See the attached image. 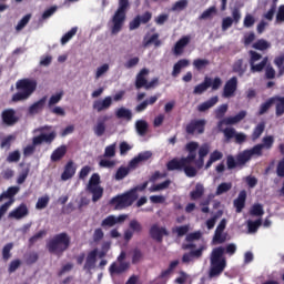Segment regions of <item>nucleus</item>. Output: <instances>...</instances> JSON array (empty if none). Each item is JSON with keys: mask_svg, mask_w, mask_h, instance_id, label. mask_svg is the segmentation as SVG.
Returning <instances> with one entry per match:
<instances>
[{"mask_svg": "<svg viewBox=\"0 0 284 284\" xmlns=\"http://www.w3.org/2000/svg\"><path fill=\"white\" fill-rule=\"evenodd\" d=\"M267 62H268V58H264V59H262V62H260L257 64H255V63L251 64V71L253 73L262 72L265 69V67L267 65Z\"/></svg>", "mask_w": 284, "mask_h": 284, "instance_id": "obj_39", "label": "nucleus"}, {"mask_svg": "<svg viewBox=\"0 0 284 284\" xmlns=\"http://www.w3.org/2000/svg\"><path fill=\"white\" fill-rule=\"evenodd\" d=\"M251 59H250V65H253L254 63H256L257 61H260L263 57L262 54L257 53L256 51L251 50L248 52Z\"/></svg>", "mask_w": 284, "mask_h": 284, "instance_id": "obj_58", "label": "nucleus"}, {"mask_svg": "<svg viewBox=\"0 0 284 284\" xmlns=\"http://www.w3.org/2000/svg\"><path fill=\"white\" fill-rule=\"evenodd\" d=\"M205 125H206V120L193 119L190 121V123H187L185 128V132L189 135L203 134L205 132Z\"/></svg>", "mask_w": 284, "mask_h": 284, "instance_id": "obj_11", "label": "nucleus"}, {"mask_svg": "<svg viewBox=\"0 0 284 284\" xmlns=\"http://www.w3.org/2000/svg\"><path fill=\"white\" fill-rule=\"evenodd\" d=\"M271 48V43L264 39L257 40L255 43H253V49L265 51Z\"/></svg>", "mask_w": 284, "mask_h": 284, "instance_id": "obj_37", "label": "nucleus"}, {"mask_svg": "<svg viewBox=\"0 0 284 284\" xmlns=\"http://www.w3.org/2000/svg\"><path fill=\"white\" fill-rule=\"evenodd\" d=\"M38 82L34 79H21L16 83L17 93L12 95L11 102L17 103L28 100L37 90Z\"/></svg>", "mask_w": 284, "mask_h": 284, "instance_id": "obj_2", "label": "nucleus"}, {"mask_svg": "<svg viewBox=\"0 0 284 284\" xmlns=\"http://www.w3.org/2000/svg\"><path fill=\"white\" fill-rule=\"evenodd\" d=\"M129 172H130V170L128 168L121 166L116 171L115 179L118 181L123 180L129 174Z\"/></svg>", "mask_w": 284, "mask_h": 284, "instance_id": "obj_54", "label": "nucleus"}, {"mask_svg": "<svg viewBox=\"0 0 284 284\" xmlns=\"http://www.w3.org/2000/svg\"><path fill=\"white\" fill-rule=\"evenodd\" d=\"M274 103H275V116L277 118L282 116L284 114V97H278V95H275L266 100V102L262 103V105H260V111L257 112V114L260 115L265 114Z\"/></svg>", "mask_w": 284, "mask_h": 284, "instance_id": "obj_8", "label": "nucleus"}, {"mask_svg": "<svg viewBox=\"0 0 284 284\" xmlns=\"http://www.w3.org/2000/svg\"><path fill=\"white\" fill-rule=\"evenodd\" d=\"M149 73H150V71L146 68L142 69L138 73L136 79H135V88L138 90L143 89V88L146 90V85H148L146 77L149 75Z\"/></svg>", "mask_w": 284, "mask_h": 284, "instance_id": "obj_17", "label": "nucleus"}, {"mask_svg": "<svg viewBox=\"0 0 284 284\" xmlns=\"http://www.w3.org/2000/svg\"><path fill=\"white\" fill-rule=\"evenodd\" d=\"M170 233L168 232L166 227H160L158 224H153L150 229V235L153 240L162 243L163 237L168 236Z\"/></svg>", "mask_w": 284, "mask_h": 284, "instance_id": "obj_15", "label": "nucleus"}, {"mask_svg": "<svg viewBox=\"0 0 284 284\" xmlns=\"http://www.w3.org/2000/svg\"><path fill=\"white\" fill-rule=\"evenodd\" d=\"M50 197L48 195L39 197L36 207L39 210L45 209L49 204Z\"/></svg>", "mask_w": 284, "mask_h": 284, "instance_id": "obj_52", "label": "nucleus"}, {"mask_svg": "<svg viewBox=\"0 0 284 284\" xmlns=\"http://www.w3.org/2000/svg\"><path fill=\"white\" fill-rule=\"evenodd\" d=\"M213 241L216 244H222L226 241V235L223 234L222 232H215Z\"/></svg>", "mask_w": 284, "mask_h": 284, "instance_id": "obj_60", "label": "nucleus"}, {"mask_svg": "<svg viewBox=\"0 0 284 284\" xmlns=\"http://www.w3.org/2000/svg\"><path fill=\"white\" fill-rule=\"evenodd\" d=\"M216 12V8L215 7H211L207 10H205L202 16L200 17V20H206L212 18V16Z\"/></svg>", "mask_w": 284, "mask_h": 284, "instance_id": "obj_57", "label": "nucleus"}, {"mask_svg": "<svg viewBox=\"0 0 284 284\" xmlns=\"http://www.w3.org/2000/svg\"><path fill=\"white\" fill-rule=\"evenodd\" d=\"M91 171H92L91 166L89 165L83 166L79 173V179L85 180V178L90 174Z\"/></svg>", "mask_w": 284, "mask_h": 284, "instance_id": "obj_63", "label": "nucleus"}, {"mask_svg": "<svg viewBox=\"0 0 284 284\" xmlns=\"http://www.w3.org/2000/svg\"><path fill=\"white\" fill-rule=\"evenodd\" d=\"M182 171H184L189 178H194L197 174V170L191 165H185Z\"/></svg>", "mask_w": 284, "mask_h": 284, "instance_id": "obj_56", "label": "nucleus"}, {"mask_svg": "<svg viewBox=\"0 0 284 284\" xmlns=\"http://www.w3.org/2000/svg\"><path fill=\"white\" fill-rule=\"evenodd\" d=\"M152 156V153L150 151L140 153L136 158H134L131 162H130V168H136V165L142 162V161H148L150 158Z\"/></svg>", "mask_w": 284, "mask_h": 284, "instance_id": "obj_27", "label": "nucleus"}, {"mask_svg": "<svg viewBox=\"0 0 284 284\" xmlns=\"http://www.w3.org/2000/svg\"><path fill=\"white\" fill-rule=\"evenodd\" d=\"M239 88V79L236 77L231 78L224 85L223 97L232 98L235 95V92Z\"/></svg>", "mask_w": 284, "mask_h": 284, "instance_id": "obj_13", "label": "nucleus"}, {"mask_svg": "<svg viewBox=\"0 0 284 284\" xmlns=\"http://www.w3.org/2000/svg\"><path fill=\"white\" fill-rule=\"evenodd\" d=\"M233 72L237 73L240 77H243L246 72V65L244 67L243 59L237 60L233 64Z\"/></svg>", "mask_w": 284, "mask_h": 284, "instance_id": "obj_34", "label": "nucleus"}, {"mask_svg": "<svg viewBox=\"0 0 284 284\" xmlns=\"http://www.w3.org/2000/svg\"><path fill=\"white\" fill-rule=\"evenodd\" d=\"M67 153V146L65 145H61L58 149H55L53 151V153L51 154V161L52 162H58L60 161Z\"/></svg>", "mask_w": 284, "mask_h": 284, "instance_id": "obj_30", "label": "nucleus"}, {"mask_svg": "<svg viewBox=\"0 0 284 284\" xmlns=\"http://www.w3.org/2000/svg\"><path fill=\"white\" fill-rule=\"evenodd\" d=\"M131 4H130V0H119V7L118 10L115 11L114 16L112 17V33L116 34L119 33L123 26L124 22L126 20V14L128 11L130 10Z\"/></svg>", "mask_w": 284, "mask_h": 284, "instance_id": "obj_6", "label": "nucleus"}, {"mask_svg": "<svg viewBox=\"0 0 284 284\" xmlns=\"http://www.w3.org/2000/svg\"><path fill=\"white\" fill-rule=\"evenodd\" d=\"M217 102H219V97H213V98H211L210 100H207L206 102L201 103V104L197 106V110H199L200 112H205V111H207L209 109L213 108Z\"/></svg>", "mask_w": 284, "mask_h": 284, "instance_id": "obj_29", "label": "nucleus"}, {"mask_svg": "<svg viewBox=\"0 0 284 284\" xmlns=\"http://www.w3.org/2000/svg\"><path fill=\"white\" fill-rule=\"evenodd\" d=\"M115 115L118 119H124L126 121H131L133 118L132 111L123 106L116 110Z\"/></svg>", "mask_w": 284, "mask_h": 284, "instance_id": "obj_31", "label": "nucleus"}, {"mask_svg": "<svg viewBox=\"0 0 284 284\" xmlns=\"http://www.w3.org/2000/svg\"><path fill=\"white\" fill-rule=\"evenodd\" d=\"M246 115H247L246 111H241L235 116L225 118L221 123L226 124V125L236 124V123L241 122L243 119H245Z\"/></svg>", "mask_w": 284, "mask_h": 284, "instance_id": "obj_24", "label": "nucleus"}, {"mask_svg": "<svg viewBox=\"0 0 284 284\" xmlns=\"http://www.w3.org/2000/svg\"><path fill=\"white\" fill-rule=\"evenodd\" d=\"M47 231L45 230H41L38 233H36L33 236H31L29 239V245L32 246L38 240L42 239L43 236L47 235Z\"/></svg>", "mask_w": 284, "mask_h": 284, "instance_id": "obj_49", "label": "nucleus"}, {"mask_svg": "<svg viewBox=\"0 0 284 284\" xmlns=\"http://www.w3.org/2000/svg\"><path fill=\"white\" fill-rule=\"evenodd\" d=\"M184 163L182 159H173L171 161L168 162L166 168L169 171H183L184 169Z\"/></svg>", "mask_w": 284, "mask_h": 284, "instance_id": "obj_26", "label": "nucleus"}, {"mask_svg": "<svg viewBox=\"0 0 284 284\" xmlns=\"http://www.w3.org/2000/svg\"><path fill=\"white\" fill-rule=\"evenodd\" d=\"M189 231H190V225L189 224L178 226L176 229L173 230V232L178 233L179 237H182V236L186 235L189 233Z\"/></svg>", "mask_w": 284, "mask_h": 284, "instance_id": "obj_53", "label": "nucleus"}, {"mask_svg": "<svg viewBox=\"0 0 284 284\" xmlns=\"http://www.w3.org/2000/svg\"><path fill=\"white\" fill-rule=\"evenodd\" d=\"M97 136H102L105 133L106 125L104 120H99L97 125L93 128Z\"/></svg>", "mask_w": 284, "mask_h": 284, "instance_id": "obj_38", "label": "nucleus"}, {"mask_svg": "<svg viewBox=\"0 0 284 284\" xmlns=\"http://www.w3.org/2000/svg\"><path fill=\"white\" fill-rule=\"evenodd\" d=\"M30 19H31V14L24 16V17L19 21V23H18V26H17V30H18V31L22 30V29L29 23Z\"/></svg>", "mask_w": 284, "mask_h": 284, "instance_id": "obj_61", "label": "nucleus"}, {"mask_svg": "<svg viewBox=\"0 0 284 284\" xmlns=\"http://www.w3.org/2000/svg\"><path fill=\"white\" fill-rule=\"evenodd\" d=\"M71 244V236L67 232L55 234L47 243V248L51 254L62 255Z\"/></svg>", "mask_w": 284, "mask_h": 284, "instance_id": "obj_3", "label": "nucleus"}, {"mask_svg": "<svg viewBox=\"0 0 284 284\" xmlns=\"http://www.w3.org/2000/svg\"><path fill=\"white\" fill-rule=\"evenodd\" d=\"M29 214V210L27 204L21 203L17 209L12 210L8 217L9 219H16V220H21L26 217Z\"/></svg>", "mask_w": 284, "mask_h": 284, "instance_id": "obj_16", "label": "nucleus"}, {"mask_svg": "<svg viewBox=\"0 0 284 284\" xmlns=\"http://www.w3.org/2000/svg\"><path fill=\"white\" fill-rule=\"evenodd\" d=\"M129 270V264L125 262H122L121 264L112 263L110 266V273L111 274H123V272H126Z\"/></svg>", "mask_w": 284, "mask_h": 284, "instance_id": "obj_28", "label": "nucleus"}, {"mask_svg": "<svg viewBox=\"0 0 284 284\" xmlns=\"http://www.w3.org/2000/svg\"><path fill=\"white\" fill-rule=\"evenodd\" d=\"M246 199H247V193L245 190H242L237 196V199L234 200V207L236 209L237 213H241L243 209L246 205Z\"/></svg>", "mask_w": 284, "mask_h": 284, "instance_id": "obj_20", "label": "nucleus"}, {"mask_svg": "<svg viewBox=\"0 0 284 284\" xmlns=\"http://www.w3.org/2000/svg\"><path fill=\"white\" fill-rule=\"evenodd\" d=\"M52 129V126L49 125H44V126H40L39 129H37V132H40L41 134L38 136H34L32 139V144L33 145H28L23 153L26 156H29L31 154H33V152L36 151V146L42 144L43 142L51 144L53 142V140L57 138V132L55 131H51L49 134H45L44 132L50 131Z\"/></svg>", "mask_w": 284, "mask_h": 284, "instance_id": "obj_5", "label": "nucleus"}, {"mask_svg": "<svg viewBox=\"0 0 284 284\" xmlns=\"http://www.w3.org/2000/svg\"><path fill=\"white\" fill-rule=\"evenodd\" d=\"M205 189L203 184L197 183L195 190L190 193L191 200L196 201L204 195Z\"/></svg>", "mask_w": 284, "mask_h": 284, "instance_id": "obj_33", "label": "nucleus"}, {"mask_svg": "<svg viewBox=\"0 0 284 284\" xmlns=\"http://www.w3.org/2000/svg\"><path fill=\"white\" fill-rule=\"evenodd\" d=\"M262 223H263L262 219H257L255 221H248V223H247L248 232L250 233L257 232V230L262 225Z\"/></svg>", "mask_w": 284, "mask_h": 284, "instance_id": "obj_42", "label": "nucleus"}, {"mask_svg": "<svg viewBox=\"0 0 284 284\" xmlns=\"http://www.w3.org/2000/svg\"><path fill=\"white\" fill-rule=\"evenodd\" d=\"M172 181L166 180L160 184H154L153 186L150 187L151 192H158L168 189L171 185Z\"/></svg>", "mask_w": 284, "mask_h": 284, "instance_id": "obj_40", "label": "nucleus"}, {"mask_svg": "<svg viewBox=\"0 0 284 284\" xmlns=\"http://www.w3.org/2000/svg\"><path fill=\"white\" fill-rule=\"evenodd\" d=\"M77 169L74 168L73 161H69L67 165L64 166V172L61 175V179L63 181H68L73 178L75 174Z\"/></svg>", "mask_w": 284, "mask_h": 284, "instance_id": "obj_23", "label": "nucleus"}, {"mask_svg": "<svg viewBox=\"0 0 284 284\" xmlns=\"http://www.w3.org/2000/svg\"><path fill=\"white\" fill-rule=\"evenodd\" d=\"M202 237V232L201 231H196V232H192L190 234L186 235L185 240L187 242H190L189 244H184L183 245V248L184 250H192V248H195L196 245L192 242L194 241H199L200 239Z\"/></svg>", "mask_w": 284, "mask_h": 284, "instance_id": "obj_21", "label": "nucleus"}, {"mask_svg": "<svg viewBox=\"0 0 284 284\" xmlns=\"http://www.w3.org/2000/svg\"><path fill=\"white\" fill-rule=\"evenodd\" d=\"M250 213L253 216H263L265 212H264L263 205L257 203V204H253Z\"/></svg>", "mask_w": 284, "mask_h": 284, "instance_id": "obj_41", "label": "nucleus"}, {"mask_svg": "<svg viewBox=\"0 0 284 284\" xmlns=\"http://www.w3.org/2000/svg\"><path fill=\"white\" fill-rule=\"evenodd\" d=\"M115 224H116L115 216L109 215L102 221L101 226L104 229H108V227H113Z\"/></svg>", "mask_w": 284, "mask_h": 284, "instance_id": "obj_46", "label": "nucleus"}, {"mask_svg": "<svg viewBox=\"0 0 284 284\" xmlns=\"http://www.w3.org/2000/svg\"><path fill=\"white\" fill-rule=\"evenodd\" d=\"M30 169L26 168L22 170V172L19 174L17 183L18 184H22L24 183V181L27 180L28 175H29Z\"/></svg>", "mask_w": 284, "mask_h": 284, "instance_id": "obj_59", "label": "nucleus"}, {"mask_svg": "<svg viewBox=\"0 0 284 284\" xmlns=\"http://www.w3.org/2000/svg\"><path fill=\"white\" fill-rule=\"evenodd\" d=\"M277 176L284 178V156L282 158L280 163H277Z\"/></svg>", "mask_w": 284, "mask_h": 284, "instance_id": "obj_64", "label": "nucleus"}, {"mask_svg": "<svg viewBox=\"0 0 284 284\" xmlns=\"http://www.w3.org/2000/svg\"><path fill=\"white\" fill-rule=\"evenodd\" d=\"M275 22L283 23L284 22V4L280 6L277 9V16H275Z\"/></svg>", "mask_w": 284, "mask_h": 284, "instance_id": "obj_62", "label": "nucleus"}, {"mask_svg": "<svg viewBox=\"0 0 284 284\" xmlns=\"http://www.w3.org/2000/svg\"><path fill=\"white\" fill-rule=\"evenodd\" d=\"M187 4H189L187 0H180V1L175 2L172 10L173 11H182L187 7Z\"/></svg>", "mask_w": 284, "mask_h": 284, "instance_id": "obj_55", "label": "nucleus"}, {"mask_svg": "<svg viewBox=\"0 0 284 284\" xmlns=\"http://www.w3.org/2000/svg\"><path fill=\"white\" fill-rule=\"evenodd\" d=\"M13 248V243H8L3 246L2 258L7 262L11 257V250Z\"/></svg>", "mask_w": 284, "mask_h": 284, "instance_id": "obj_45", "label": "nucleus"}, {"mask_svg": "<svg viewBox=\"0 0 284 284\" xmlns=\"http://www.w3.org/2000/svg\"><path fill=\"white\" fill-rule=\"evenodd\" d=\"M139 197V194H135L134 191H128L121 195L114 196L110 204L114 205L115 210H123L125 207L131 206Z\"/></svg>", "mask_w": 284, "mask_h": 284, "instance_id": "obj_7", "label": "nucleus"}, {"mask_svg": "<svg viewBox=\"0 0 284 284\" xmlns=\"http://www.w3.org/2000/svg\"><path fill=\"white\" fill-rule=\"evenodd\" d=\"M1 120L7 126H13L20 121V118L17 115L14 109H6L1 113Z\"/></svg>", "mask_w": 284, "mask_h": 284, "instance_id": "obj_12", "label": "nucleus"}, {"mask_svg": "<svg viewBox=\"0 0 284 284\" xmlns=\"http://www.w3.org/2000/svg\"><path fill=\"white\" fill-rule=\"evenodd\" d=\"M78 32V28H72L68 33H65L61 39V44H67Z\"/></svg>", "mask_w": 284, "mask_h": 284, "instance_id": "obj_43", "label": "nucleus"}, {"mask_svg": "<svg viewBox=\"0 0 284 284\" xmlns=\"http://www.w3.org/2000/svg\"><path fill=\"white\" fill-rule=\"evenodd\" d=\"M210 64V61L206 59H196L193 62V65L195 67V69H197L199 71L206 68Z\"/></svg>", "mask_w": 284, "mask_h": 284, "instance_id": "obj_50", "label": "nucleus"}, {"mask_svg": "<svg viewBox=\"0 0 284 284\" xmlns=\"http://www.w3.org/2000/svg\"><path fill=\"white\" fill-rule=\"evenodd\" d=\"M63 94H64L63 91H61V92L52 95L48 103L49 109H51L53 105L58 104L62 100Z\"/></svg>", "mask_w": 284, "mask_h": 284, "instance_id": "obj_47", "label": "nucleus"}, {"mask_svg": "<svg viewBox=\"0 0 284 284\" xmlns=\"http://www.w3.org/2000/svg\"><path fill=\"white\" fill-rule=\"evenodd\" d=\"M233 184L231 182H224V183H221L219 186H217V190H216V195H222L226 192H229L231 189H232Z\"/></svg>", "mask_w": 284, "mask_h": 284, "instance_id": "obj_44", "label": "nucleus"}, {"mask_svg": "<svg viewBox=\"0 0 284 284\" xmlns=\"http://www.w3.org/2000/svg\"><path fill=\"white\" fill-rule=\"evenodd\" d=\"M225 248L223 246L215 247L211 253L210 277L220 276L226 267V258L224 257Z\"/></svg>", "mask_w": 284, "mask_h": 284, "instance_id": "obj_4", "label": "nucleus"}, {"mask_svg": "<svg viewBox=\"0 0 284 284\" xmlns=\"http://www.w3.org/2000/svg\"><path fill=\"white\" fill-rule=\"evenodd\" d=\"M262 156L263 155V145L257 144L250 150H244L239 153L236 156L227 155L226 164L229 170H233L236 168L243 169L247 162L252 160L253 156Z\"/></svg>", "mask_w": 284, "mask_h": 284, "instance_id": "obj_1", "label": "nucleus"}, {"mask_svg": "<svg viewBox=\"0 0 284 284\" xmlns=\"http://www.w3.org/2000/svg\"><path fill=\"white\" fill-rule=\"evenodd\" d=\"M190 65V61L186 59L180 60L178 63L174 64L172 75L176 78L183 68H186Z\"/></svg>", "mask_w": 284, "mask_h": 284, "instance_id": "obj_32", "label": "nucleus"}, {"mask_svg": "<svg viewBox=\"0 0 284 284\" xmlns=\"http://www.w3.org/2000/svg\"><path fill=\"white\" fill-rule=\"evenodd\" d=\"M45 102H47V97H43L42 99H40L38 102L33 103L29 108V113L32 115L38 114L39 112H41L43 110Z\"/></svg>", "mask_w": 284, "mask_h": 284, "instance_id": "obj_25", "label": "nucleus"}, {"mask_svg": "<svg viewBox=\"0 0 284 284\" xmlns=\"http://www.w3.org/2000/svg\"><path fill=\"white\" fill-rule=\"evenodd\" d=\"M223 84V81L221 78L216 77L214 80L211 78L206 77L204 81L196 85L193 93L194 94H203L209 88H212L213 91H216L221 88Z\"/></svg>", "mask_w": 284, "mask_h": 284, "instance_id": "obj_10", "label": "nucleus"}, {"mask_svg": "<svg viewBox=\"0 0 284 284\" xmlns=\"http://www.w3.org/2000/svg\"><path fill=\"white\" fill-rule=\"evenodd\" d=\"M111 105H112V98L105 97L103 100L94 101L93 109L97 110L98 112H102L104 110L110 109Z\"/></svg>", "mask_w": 284, "mask_h": 284, "instance_id": "obj_19", "label": "nucleus"}, {"mask_svg": "<svg viewBox=\"0 0 284 284\" xmlns=\"http://www.w3.org/2000/svg\"><path fill=\"white\" fill-rule=\"evenodd\" d=\"M16 140L14 135H8L2 139L0 148L9 150L11 148V143Z\"/></svg>", "mask_w": 284, "mask_h": 284, "instance_id": "obj_48", "label": "nucleus"}, {"mask_svg": "<svg viewBox=\"0 0 284 284\" xmlns=\"http://www.w3.org/2000/svg\"><path fill=\"white\" fill-rule=\"evenodd\" d=\"M97 257L98 248H94L91 252H89L85 260L84 270H87L88 272H91V270H95Z\"/></svg>", "mask_w": 284, "mask_h": 284, "instance_id": "obj_18", "label": "nucleus"}, {"mask_svg": "<svg viewBox=\"0 0 284 284\" xmlns=\"http://www.w3.org/2000/svg\"><path fill=\"white\" fill-rule=\"evenodd\" d=\"M190 36L182 37L174 45V53L176 55H181L184 52V48L190 43Z\"/></svg>", "mask_w": 284, "mask_h": 284, "instance_id": "obj_22", "label": "nucleus"}, {"mask_svg": "<svg viewBox=\"0 0 284 284\" xmlns=\"http://www.w3.org/2000/svg\"><path fill=\"white\" fill-rule=\"evenodd\" d=\"M273 144H274V138L272 135H268L262 139V144L260 145H263V149L270 150L272 149Z\"/></svg>", "mask_w": 284, "mask_h": 284, "instance_id": "obj_51", "label": "nucleus"}, {"mask_svg": "<svg viewBox=\"0 0 284 284\" xmlns=\"http://www.w3.org/2000/svg\"><path fill=\"white\" fill-rule=\"evenodd\" d=\"M135 128H136V131L140 135H145L146 132H148V129H149V124L146 121L144 120H139L136 123H135Z\"/></svg>", "mask_w": 284, "mask_h": 284, "instance_id": "obj_36", "label": "nucleus"}, {"mask_svg": "<svg viewBox=\"0 0 284 284\" xmlns=\"http://www.w3.org/2000/svg\"><path fill=\"white\" fill-rule=\"evenodd\" d=\"M152 13L150 11H146L142 16H136L129 24V29L131 31L139 29L141 23L146 24L151 21Z\"/></svg>", "mask_w": 284, "mask_h": 284, "instance_id": "obj_14", "label": "nucleus"}, {"mask_svg": "<svg viewBox=\"0 0 284 284\" xmlns=\"http://www.w3.org/2000/svg\"><path fill=\"white\" fill-rule=\"evenodd\" d=\"M265 131V122H260L255 129H253L252 140L256 141L261 138L263 132Z\"/></svg>", "mask_w": 284, "mask_h": 284, "instance_id": "obj_35", "label": "nucleus"}, {"mask_svg": "<svg viewBox=\"0 0 284 284\" xmlns=\"http://www.w3.org/2000/svg\"><path fill=\"white\" fill-rule=\"evenodd\" d=\"M101 178L98 173L92 174L87 185V191L92 194V201L98 202L104 193V189L100 185Z\"/></svg>", "mask_w": 284, "mask_h": 284, "instance_id": "obj_9", "label": "nucleus"}]
</instances>
